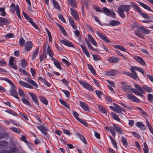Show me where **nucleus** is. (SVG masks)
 I'll return each instance as SVG.
<instances>
[{
  "instance_id": "b1692460",
  "label": "nucleus",
  "mask_w": 153,
  "mask_h": 153,
  "mask_svg": "<svg viewBox=\"0 0 153 153\" xmlns=\"http://www.w3.org/2000/svg\"><path fill=\"white\" fill-rule=\"evenodd\" d=\"M81 47L82 48V50L83 51V52L85 55L88 57H89L90 56V55L88 52V51L86 48L83 45H80Z\"/></svg>"
},
{
  "instance_id": "f704fd0d",
  "label": "nucleus",
  "mask_w": 153,
  "mask_h": 153,
  "mask_svg": "<svg viewBox=\"0 0 153 153\" xmlns=\"http://www.w3.org/2000/svg\"><path fill=\"white\" fill-rule=\"evenodd\" d=\"M37 128L40 130L45 135L47 134V133L46 132V130L43 127L40 126H37Z\"/></svg>"
},
{
  "instance_id": "cd10ccee",
  "label": "nucleus",
  "mask_w": 153,
  "mask_h": 153,
  "mask_svg": "<svg viewBox=\"0 0 153 153\" xmlns=\"http://www.w3.org/2000/svg\"><path fill=\"white\" fill-rule=\"evenodd\" d=\"M110 115L113 119L115 120L118 122L120 121V118L116 114L113 112H111L110 114Z\"/></svg>"
},
{
  "instance_id": "6ab92c4d",
  "label": "nucleus",
  "mask_w": 153,
  "mask_h": 153,
  "mask_svg": "<svg viewBox=\"0 0 153 153\" xmlns=\"http://www.w3.org/2000/svg\"><path fill=\"white\" fill-rule=\"evenodd\" d=\"M10 22L7 19L5 18L0 17V26L6 25L9 24Z\"/></svg>"
},
{
  "instance_id": "e2e57ef3",
  "label": "nucleus",
  "mask_w": 153,
  "mask_h": 153,
  "mask_svg": "<svg viewBox=\"0 0 153 153\" xmlns=\"http://www.w3.org/2000/svg\"><path fill=\"white\" fill-rule=\"evenodd\" d=\"M79 120H78L79 122L85 125L86 126H88V124L84 120L82 119H78Z\"/></svg>"
},
{
  "instance_id": "a878e982",
  "label": "nucleus",
  "mask_w": 153,
  "mask_h": 153,
  "mask_svg": "<svg viewBox=\"0 0 153 153\" xmlns=\"http://www.w3.org/2000/svg\"><path fill=\"white\" fill-rule=\"evenodd\" d=\"M114 127L115 128L117 132L119 134H123V130L121 128L119 127L118 126L114 125Z\"/></svg>"
},
{
  "instance_id": "423d86ee",
  "label": "nucleus",
  "mask_w": 153,
  "mask_h": 153,
  "mask_svg": "<svg viewBox=\"0 0 153 153\" xmlns=\"http://www.w3.org/2000/svg\"><path fill=\"white\" fill-rule=\"evenodd\" d=\"M10 11L13 13H14L15 10H16V14L19 18L20 19H21V17L19 13V8L18 5H17L16 7L15 4L13 3H12L10 6Z\"/></svg>"
},
{
  "instance_id": "774afa93",
  "label": "nucleus",
  "mask_w": 153,
  "mask_h": 153,
  "mask_svg": "<svg viewBox=\"0 0 153 153\" xmlns=\"http://www.w3.org/2000/svg\"><path fill=\"white\" fill-rule=\"evenodd\" d=\"M93 59L95 61H98L100 60V59L99 57L97 55H95L94 54L92 55Z\"/></svg>"
},
{
  "instance_id": "58836bf2",
  "label": "nucleus",
  "mask_w": 153,
  "mask_h": 153,
  "mask_svg": "<svg viewBox=\"0 0 153 153\" xmlns=\"http://www.w3.org/2000/svg\"><path fill=\"white\" fill-rule=\"evenodd\" d=\"M22 102L25 104L27 105L29 107L31 106V104L30 102L25 97L22 98Z\"/></svg>"
},
{
  "instance_id": "c85d7f7f",
  "label": "nucleus",
  "mask_w": 153,
  "mask_h": 153,
  "mask_svg": "<svg viewBox=\"0 0 153 153\" xmlns=\"http://www.w3.org/2000/svg\"><path fill=\"white\" fill-rule=\"evenodd\" d=\"M130 70L132 73V74H131V76H130V77L133 78L134 79L136 80L137 78V75L136 74V72L131 68Z\"/></svg>"
},
{
  "instance_id": "7ed1b4c3",
  "label": "nucleus",
  "mask_w": 153,
  "mask_h": 153,
  "mask_svg": "<svg viewBox=\"0 0 153 153\" xmlns=\"http://www.w3.org/2000/svg\"><path fill=\"white\" fill-rule=\"evenodd\" d=\"M131 8V6L129 5H122L119 7L117 9L118 13L119 16L122 18H123L125 17L124 12L127 13L128 15V11Z\"/></svg>"
},
{
  "instance_id": "c756f323",
  "label": "nucleus",
  "mask_w": 153,
  "mask_h": 153,
  "mask_svg": "<svg viewBox=\"0 0 153 153\" xmlns=\"http://www.w3.org/2000/svg\"><path fill=\"white\" fill-rule=\"evenodd\" d=\"M143 89L148 93L151 92L152 91V88L148 86L147 85H144L143 86Z\"/></svg>"
},
{
  "instance_id": "052dcab7",
  "label": "nucleus",
  "mask_w": 153,
  "mask_h": 153,
  "mask_svg": "<svg viewBox=\"0 0 153 153\" xmlns=\"http://www.w3.org/2000/svg\"><path fill=\"white\" fill-rule=\"evenodd\" d=\"M19 71L20 72L21 74H24L25 75H27L28 74V73L25 70L21 68H19Z\"/></svg>"
},
{
  "instance_id": "9d476101",
  "label": "nucleus",
  "mask_w": 153,
  "mask_h": 153,
  "mask_svg": "<svg viewBox=\"0 0 153 153\" xmlns=\"http://www.w3.org/2000/svg\"><path fill=\"white\" fill-rule=\"evenodd\" d=\"M79 102V106L84 110L88 111L89 112H90V109L88 105L86 103L81 101H80Z\"/></svg>"
},
{
  "instance_id": "1a4fd4ad",
  "label": "nucleus",
  "mask_w": 153,
  "mask_h": 153,
  "mask_svg": "<svg viewBox=\"0 0 153 153\" xmlns=\"http://www.w3.org/2000/svg\"><path fill=\"white\" fill-rule=\"evenodd\" d=\"M96 34L100 38V39L103 40L105 42L107 43L111 42V41L108 39L104 33H101L100 31H97L96 32Z\"/></svg>"
},
{
  "instance_id": "338daca9",
  "label": "nucleus",
  "mask_w": 153,
  "mask_h": 153,
  "mask_svg": "<svg viewBox=\"0 0 153 153\" xmlns=\"http://www.w3.org/2000/svg\"><path fill=\"white\" fill-rule=\"evenodd\" d=\"M62 91L65 94L67 97L69 98L70 97V93L68 91L65 90H62Z\"/></svg>"
},
{
  "instance_id": "a18cd8bd",
  "label": "nucleus",
  "mask_w": 153,
  "mask_h": 153,
  "mask_svg": "<svg viewBox=\"0 0 153 153\" xmlns=\"http://www.w3.org/2000/svg\"><path fill=\"white\" fill-rule=\"evenodd\" d=\"M21 66L22 68H25L27 65V63L25 59H22L21 62Z\"/></svg>"
},
{
  "instance_id": "4468645a",
  "label": "nucleus",
  "mask_w": 153,
  "mask_h": 153,
  "mask_svg": "<svg viewBox=\"0 0 153 153\" xmlns=\"http://www.w3.org/2000/svg\"><path fill=\"white\" fill-rule=\"evenodd\" d=\"M60 42L61 43L65 46L70 47H74L73 45L72 44L71 42L68 40L63 39L61 40Z\"/></svg>"
},
{
  "instance_id": "a211bd4d",
  "label": "nucleus",
  "mask_w": 153,
  "mask_h": 153,
  "mask_svg": "<svg viewBox=\"0 0 153 153\" xmlns=\"http://www.w3.org/2000/svg\"><path fill=\"white\" fill-rule=\"evenodd\" d=\"M113 104L114 106H116L114 111L117 113L119 114L121 113L122 111H125L124 109L117 104L115 103H114Z\"/></svg>"
},
{
  "instance_id": "a19ab883",
  "label": "nucleus",
  "mask_w": 153,
  "mask_h": 153,
  "mask_svg": "<svg viewBox=\"0 0 153 153\" xmlns=\"http://www.w3.org/2000/svg\"><path fill=\"white\" fill-rule=\"evenodd\" d=\"M18 94L20 96L21 99L25 97V94L24 91L20 88H18Z\"/></svg>"
},
{
  "instance_id": "4d7b16f0",
  "label": "nucleus",
  "mask_w": 153,
  "mask_h": 153,
  "mask_svg": "<svg viewBox=\"0 0 153 153\" xmlns=\"http://www.w3.org/2000/svg\"><path fill=\"white\" fill-rule=\"evenodd\" d=\"M47 51L48 54V55L52 57V56H53L52 52L48 45V48L47 49Z\"/></svg>"
},
{
  "instance_id": "f257e3e1",
  "label": "nucleus",
  "mask_w": 153,
  "mask_h": 153,
  "mask_svg": "<svg viewBox=\"0 0 153 153\" xmlns=\"http://www.w3.org/2000/svg\"><path fill=\"white\" fill-rule=\"evenodd\" d=\"M25 79L27 82H24L21 80L19 81V84L22 87L31 89H33V87L30 84H32V85L34 86L36 88L38 87V85L36 82L30 78L26 77L25 78Z\"/></svg>"
},
{
  "instance_id": "c9c22d12",
  "label": "nucleus",
  "mask_w": 153,
  "mask_h": 153,
  "mask_svg": "<svg viewBox=\"0 0 153 153\" xmlns=\"http://www.w3.org/2000/svg\"><path fill=\"white\" fill-rule=\"evenodd\" d=\"M140 4V5L143 7V8H144L145 9H146L148 10L152 11V10L151 8L148 6L147 5L142 3H139Z\"/></svg>"
},
{
  "instance_id": "8fccbe9b",
  "label": "nucleus",
  "mask_w": 153,
  "mask_h": 153,
  "mask_svg": "<svg viewBox=\"0 0 153 153\" xmlns=\"http://www.w3.org/2000/svg\"><path fill=\"white\" fill-rule=\"evenodd\" d=\"M52 2H53L54 7L58 9L59 10H60V8L57 2L54 0H53L52 1Z\"/></svg>"
},
{
  "instance_id": "bf43d9fd",
  "label": "nucleus",
  "mask_w": 153,
  "mask_h": 153,
  "mask_svg": "<svg viewBox=\"0 0 153 153\" xmlns=\"http://www.w3.org/2000/svg\"><path fill=\"white\" fill-rule=\"evenodd\" d=\"M110 132L111 134L114 137H115V128L114 127H111L110 128Z\"/></svg>"
},
{
  "instance_id": "13d9d810",
  "label": "nucleus",
  "mask_w": 153,
  "mask_h": 153,
  "mask_svg": "<svg viewBox=\"0 0 153 153\" xmlns=\"http://www.w3.org/2000/svg\"><path fill=\"white\" fill-rule=\"evenodd\" d=\"M146 120V124L148 126V128H149V130H150L151 133L152 134H153V130H152V128L151 126L150 123L147 120Z\"/></svg>"
},
{
  "instance_id": "c03bdc74",
  "label": "nucleus",
  "mask_w": 153,
  "mask_h": 153,
  "mask_svg": "<svg viewBox=\"0 0 153 153\" xmlns=\"http://www.w3.org/2000/svg\"><path fill=\"white\" fill-rule=\"evenodd\" d=\"M118 71L115 70H112L109 71L108 72V75L111 76H114L117 73Z\"/></svg>"
},
{
  "instance_id": "39448f33",
  "label": "nucleus",
  "mask_w": 153,
  "mask_h": 153,
  "mask_svg": "<svg viewBox=\"0 0 153 153\" xmlns=\"http://www.w3.org/2000/svg\"><path fill=\"white\" fill-rule=\"evenodd\" d=\"M78 82L84 88L89 91H93L94 89L88 83L84 80H79Z\"/></svg>"
},
{
  "instance_id": "37998d69",
  "label": "nucleus",
  "mask_w": 153,
  "mask_h": 153,
  "mask_svg": "<svg viewBox=\"0 0 153 153\" xmlns=\"http://www.w3.org/2000/svg\"><path fill=\"white\" fill-rule=\"evenodd\" d=\"M8 143L7 142L4 141L0 142V149L3 148L4 147L7 146Z\"/></svg>"
},
{
  "instance_id": "4c0bfd02",
  "label": "nucleus",
  "mask_w": 153,
  "mask_h": 153,
  "mask_svg": "<svg viewBox=\"0 0 153 153\" xmlns=\"http://www.w3.org/2000/svg\"><path fill=\"white\" fill-rule=\"evenodd\" d=\"M68 3L73 7H76V4L75 0H67Z\"/></svg>"
},
{
  "instance_id": "72a5a7b5",
  "label": "nucleus",
  "mask_w": 153,
  "mask_h": 153,
  "mask_svg": "<svg viewBox=\"0 0 153 153\" xmlns=\"http://www.w3.org/2000/svg\"><path fill=\"white\" fill-rule=\"evenodd\" d=\"M85 42L86 43L87 45L88 48H89L91 50L94 51L95 49L93 48V47L92 46L91 44L89 42L87 38H85Z\"/></svg>"
},
{
  "instance_id": "ddd939ff",
  "label": "nucleus",
  "mask_w": 153,
  "mask_h": 153,
  "mask_svg": "<svg viewBox=\"0 0 153 153\" xmlns=\"http://www.w3.org/2000/svg\"><path fill=\"white\" fill-rule=\"evenodd\" d=\"M133 59L137 62L143 65H144L145 63L142 58L139 56L135 55L133 56Z\"/></svg>"
},
{
  "instance_id": "393cba45",
  "label": "nucleus",
  "mask_w": 153,
  "mask_h": 153,
  "mask_svg": "<svg viewBox=\"0 0 153 153\" xmlns=\"http://www.w3.org/2000/svg\"><path fill=\"white\" fill-rule=\"evenodd\" d=\"M131 68L134 71L136 70L141 73L143 76H144V73L142 68L135 66H132Z\"/></svg>"
},
{
  "instance_id": "5701e85b",
  "label": "nucleus",
  "mask_w": 153,
  "mask_h": 153,
  "mask_svg": "<svg viewBox=\"0 0 153 153\" xmlns=\"http://www.w3.org/2000/svg\"><path fill=\"white\" fill-rule=\"evenodd\" d=\"M135 125L142 130H144L146 129V126L140 122L136 123Z\"/></svg>"
},
{
  "instance_id": "e433bc0d",
  "label": "nucleus",
  "mask_w": 153,
  "mask_h": 153,
  "mask_svg": "<svg viewBox=\"0 0 153 153\" xmlns=\"http://www.w3.org/2000/svg\"><path fill=\"white\" fill-rule=\"evenodd\" d=\"M140 30L141 32L143 34H148L150 33V31L144 28L143 27H141Z\"/></svg>"
},
{
  "instance_id": "f3484780",
  "label": "nucleus",
  "mask_w": 153,
  "mask_h": 153,
  "mask_svg": "<svg viewBox=\"0 0 153 153\" xmlns=\"http://www.w3.org/2000/svg\"><path fill=\"white\" fill-rule=\"evenodd\" d=\"M127 97L128 99L134 102H139L140 101L139 100L137 97L131 94H128Z\"/></svg>"
},
{
  "instance_id": "0e129e2a",
  "label": "nucleus",
  "mask_w": 153,
  "mask_h": 153,
  "mask_svg": "<svg viewBox=\"0 0 153 153\" xmlns=\"http://www.w3.org/2000/svg\"><path fill=\"white\" fill-rule=\"evenodd\" d=\"M135 34L140 38H143L144 37V36L138 30H137L135 31Z\"/></svg>"
},
{
  "instance_id": "9b49d317",
  "label": "nucleus",
  "mask_w": 153,
  "mask_h": 153,
  "mask_svg": "<svg viewBox=\"0 0 153 153\" xmlns=\"http://www.w3.org/2000/svg\"><path fill=\"white\" fill-rule=\"evenodd\" d=\"M70 10L71 15L74 17V19L75 20H78L79 19V16L78 12L72 8H70Z\"/></svg>"
},
{
  "instance_id": "aec40b11",
  "label": "nucleus",
  "mask_w": 153,
  "mask_h": 153,
  "mask_svg": "<svg viewBox=\"0 0 153 153\" xmlns=\"http://www.w3.org/2000/svg\"><path fill=\"white\" fill-rule=\"evenodd\" d=\"M88 38L91 44L95 47L97 46V43L94 38L90 35H88Z\"/></svg>"
},
{
  "instance_id": "3c124183",
  "label": "nucleus",
  "mask_w": 153,
  "mask_h": 153,
  "mask_svg": "<svg viewBox=\"0 0 153 153\" xmlns=\"http://www.w3.org/2000/svg\"><path fill=\"white\" fill-rule=\"evenodd\" d=\"M121 140L124 146H128L127 139L126 138L122 136L121 137Z\"/></svg>"
},
{
  "instance_id": "bb28decb",
  "label": "nucleus",
  "mask_w": 153,
  "mask_h": 153,
  "mask_svg": "<svg viewBox=\"0 0 153 153\" xmlns=\"http://www.w3.org/2000/svg\"><path fill=\"white\" fill-rule=\"evenodd\" d=\"M109 24L111 25L114 26L120 25V22L118 21L112 20L109 22Z\"/></svg>"
},
{
  "instance_id": "09e8293b",
  "label": "nucleus",
  "mask_w": 153,
  "mask_h": 153,
  "mask_svg": "<svg viewBox=\"0 0 153 153\" xmlns=\"http://www.w3.org/2000/svg\"><path fill=\"white\" fill-rule=\"evenodd\" d=\"M0 79L6 81V82H7L11 86H13L15 85L8 78H0Z\"/></svg>"
},
{
  "instance_id": "6e6d98bb",
  "label": "nucleus",
  "mask_w": 153,
  "mask_h": 153,
  "mask_svg": "<svg viewBox=\"0 0 153 153\" xmlns=\"http://www.w3.org/2000/svg\"><path fill=\"white\" fill-rule=\"evenodd\" d=\"M25 40L24 39L22 38L20 39L19 43L21 47H22L25 45Z\"/></svg>"
},
{
  "instance_id": "412c9836",
  "label": "nucleus",
  "mask_w": 153,
  "mask_h": 153,
  "mask_svg": "<svg viewBox=\"0 0 153 153\" xmlns=\"http://www.w3.org/2000/svg\"><path fill=\"white\" fill-rule=\"evenodd\" d=\"M68 20L69 23L72 27L74 30H76L77 29V26L75 25V23L73 19L71 17H68Z\"/></svg>"
},
{
  "instance_id": "69168bd1",
  "label": "nucleus",
  "mask_w": 153,
  "mask_h": 153,
  "mask_svg": "<svg viewBox=\"0 0 153 153\" xmlns=\"http://www.w3.org/2000/svg\"><path fill=\"white\" fill-rule=\"evenodd\" d=\"M73 115L74 116V117L77 120H79L78 119H80V118L78 117L79 116V114H78V113L75 111H73Z\"/></svg>"
},
{
  "instance_id": "6e6552de",
  "label": "nucleus",
  "mask_w": 153,
  "mask_h": 153,
  "mask_svg": "<svg viewBox=\"0 0 153 153\" xmlns=\"http://www.w3.org/2000/svg\"><path fill=\"white\" fill-rule=\"evenodd\" d=\"M133 7L135 10L139 13L144 18L147 19L150 18L149 16L147 14L143 13L136 4H133Z\"/></svg>"
},
{
  "instance_id": "5fc2aeb1",
  "label": "nucleus",
  "mask_w": 153,
  "mask_h": 153,
  "mask_svg": "<svg viewBox=\"0 0 153 153\" xmlns=\"http://www.w3.org/2000/svg\"><path fill=\"white\" fill-rule=\"evenodd\" d=\"M109 137L113 145L114 148H116L117 147V145L115 140L111 136L110 137Z\"/></svg>"
},
{
  "instance_id": "4be33fe9",
  "label": "nucleus",
  "mask_w": 153,
  "mask_h": 153,
  "mask_svg": "<svg viewBox=\"0 0 153 153\" xmlns=\"http://www.w3.org/2000/svg\"><path fill=\"white\" fill-rule=\"evenodd\" d=\"M39 50V48H36L33 52V54L31 56V59L32 60H34L36 59V57L38 56V53Z\"/></svg>"
},
{
  "instance_id": "f03ea898",
  "label": "nucleus",
  "mask_w": 153,
  "mask_h": 153,
  "mask_svg": "<svg viewBox=\"0 0 153 153\" xmlns=\"http://www.w3.org/2000/svg\"><path fill=\"white\" fill-rule=\"evenodd\" d=\"M94 9L97 12L103 13L106 15L110 16L113 18H115L116 17V13L113 9L109 10L106 7H103L102 10H101L98 6L95 7Z\"/></svg>"
},
{
  "instance_id": "de8ad7c7",
  "label": "nucleus",
  "mask_w": 153,
  "mask_h": 153,
  "mask_svg": "<svg viewBox=\"0 0 153 153\" xmlns=\"http://www.w3.org/2000/svg\"><path fill=\"white\" fill-rule=\"evenodd\" d=\"M39 100L41 102L44 104L47 105L48 104V102L47 100L44 97H39Z\"/></svg>"
},
{
  "instance_id": "2eb2a0df",
  "label": "nucleus",
  "mask_w": 153,
  "mask_h": 153,
  "mask_svg": "<svg viewBox=\"0 0 153 153\" xmlns=\"http://www.w3.org/2000/svg\"><path fill=\"white\" fill-rule=\"evenodd\" d=\"M28 93L35 103L38 105L39 102L36 95L33 93L29 92H28Z\"/></svg>"
},
{
  "instance_id": "20e7f679",
  "label": "nucleus",
  "mask_w": 153,
  "mask_h": 153,
  "mask_svg": "<svg viewBox=\"0 0 153 153\" xmlns=\"http://www.w3.org/2000/svg\"><path fill=\"white\" fill-rule=\"evenodd\" d=\"M134 85L135 87L137 89L131 88V91L135 94L142 97L143 96V94H145V93L142 87L137 84H134Z\"/></svg>"
},
{
  "instance_id": "7c9ffc66",
  "label": "nucleus",
  "mask_w": 153,
  "mask_h": 153,
  "mask_svg": "<svg viewBox=\"0 0 153 153\" xmlns=\"http://www.w3.org/2000/svg\"><path fill=\"white\" fill-rule=\"evenodd\" d=\"M112 46L114 48L120 49L121 51L126 52V49L122 46L119 45H113Z\"/></svg>"
},
{
  "instance_id": "473e14b6",
  "label": "nucleus",
  "mask_w": 153,
  "mask_h": 153,
  "mask_svg": "<svg viewBox=\"0 0 153 153\" xmlns=\"http://www.w3.org/2000/svg\"><path fill=\"white\" fill-rule=\"evenodd\" d=\"M54 64L55 66L58 69L61 70L62 69V67L61 65V63L58 60L55 61L54 62Z\"/></svg>"
},
{
  "instance_id": "ea45409f",
  "label": "nucleus",
  "mask_w": 153,
  "mask_h": 153,
  "mask_svg": "<svg viewBox=\"0 0 153 153\" xmlns=\"http://www.w3.org/2000/svg\"><path fill=\"white\" fill-rule=\"evenodd\" d=\"M99 109L100 111L102 113H106L107 112L105 108L101 105L98 106Z\"/></svg>"
},
{
  "instance_id": "dca6fc26",
  "label": "nucleus",
  "mask_w": 153,
  "mask_h": 153,
  "mask_svg": "<svg viewBox=\"0 0 153 153\" xmlns=\"http://www.w3.org/2000/svg\"><path fill=\"white\" fill-rule=\"evenodd\" d=\"M120 60V59L118 57L116 56H111L109 57L108 61L110 63H114L118 62Z\"/></svg>"
},
{
  "instance_id": "f8f14e48",
  "label": "nucleus",
  "mask_w": 153,
  "mask_h": 153,
  "mask_svg": "<svg viewBox=\"0 0 153 153\" xmlns=\"http://www.w3.org/2000/svg\"><path fill=\"white\" fill-rule=\"evenodd\" d=\"M25 46V49L26 51H30L33 45L30 41H28L26 42Z\"/></svg>"
},
{
  "instance_id": "864d4df0",
  "label": "nucleus",
  "mask_w": 153,
  "mask_h": 153,
  "mask_svg": "<svg viewBox=\"0 0 153 153\" xmlns=\"http://www.w3.org/2000/svg\"><path fill=\"white\" fill-rule=\"evenodd\" d=\"M95 93L98 97L100 99H102V93L101 91L98 90H96Z\"/></svg>"
},
{
  "instance_id": "0eeeda50",
  "label": "nucleus",
  "mask_w": 153,
  "mask_h": 153,
  "mask_svg": "<svg viewBox=\"0 0 153 153\" xmlns=\"http://www.w3.org/2000/svg\"><path fill=\"white\" fill-rule=\"evenodd\" d=\"M16 87L15 85L11 86L10 89L9 91L10 95L16 98L19 100V98L18 96V94L16 91Z\"/></svg>"
},
{
  "instance_id": "49530a36",
  "label": "nucleus",
  "mask_w": 153,
  "mask_h": 153,
  "mask_svg": "<svg viewBox=\"0 0 153 153\" xmlns=\"http://www.w3.org/2000/svg\"><path fill=\"white\" fill-rule=\"evenodd\" d=\"M10 129L12 130L13 132L17 134H19L21 132L19 129L15 127H12L10 128Z\"/></svg>"
},
{
  "instance_id": "2f4dec72",
  "label": "nucleus",
  "mask_w": 153,
  "mask_h": 153,
  "mask_svg": "<svg viewBox=\"0 0 153 153\" xmlns=\"http://www.w3.org/2000/svg\"><path fill=\"white\" fill-rule=\"evenodd\" d=\"M88 69L93 74H96L95 70L92 65L88 64Z\"/></svg>"
},
{
  "instance_id": "603ef678",
  "label": "nucleus",
  "mask_w": 153,
  "mask_h": 153,
  "mask_svg": "<svg viewBox=\"0 0 153 153\" xmlns=\"http://www.w3.org/2000/svg\"><path fill=\"white\" fill-rule=\"evenodd\" d=\"M143 150L144 153H148V146L146 143H143Z\"/></svg>"
},
{
  "instance_id": "680f3d73",
  "label": "nucleus",
  "mask_w": 153,
  "mask_h": 153,
  "mask_svg": "<svg viewBox=\"0 0 153 153\" xmlns=\"http://www.w3.org/2000/svg\"><path fill=\"white\" fill-rule=\"evenodd\" d=\"M14 37V35L13 33H9L7 34L5 36L6 39H10L13 38Z\"/></svg>"
},
{
  "instance_id": "79ce46f5",
  "label": "nucleus",
  "mask_w": 153,
  "mask_h": 153,
  "mask_svg": "<svg viewBox=\"0 0 153 153\" xmlns=\"http://www.w3.org/2000/svg\"><path fill=\"white\" fill-rule=\"evenodd\" d=\"M59 101L61 104L68 108H69V105L65 101L62 99H59Z\"/></svg>"
}]
</instances>
